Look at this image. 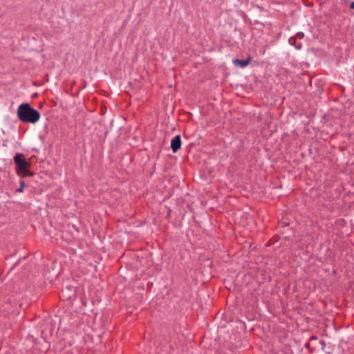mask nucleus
<instances>
[{
    "label": "nucleus",
    "instance_id": "nucleus-1",
    "mask_svg": "<svg viewBox=\"0 0 354 354\" xmlns=\"http://www.w3.org/2000/svg\"><path fill=\"white\" fill-rule=\"evenodd\" d=\"M19 120L25 123L34 124L40 118L39 112L33 109L28 103H23L18 107L17 111Z\"/></svg>",
    "mask_w": 354,
    "mask_h": 354
},
{
    "label": "nucleus",
    "instance_id": "nucleus-2",
    "mask_svg": "<svg viewBox=\"0 0 354 354\" xmlns=\"http://www.w3.org/2000/svg\"><path fill=\"white\" fill-rule=\"evenodd\" d=\"M16 173L19 175L26 170H29L31 162H28L23 153H16L14 156Z\"/></svg>",
    "mask_w": 354,
    "mask_h": 354
},
{
    "label": "nucleus",
    "instance_id": "nucleus-3",
    "mask_svg": "<svg viewBox=\"0 0 354 354\" xmlns=\"http://www.w3.org/2000/svg\"><path fill=\"white\" fill-rule=\"evenodd\" d=\"M76 295V290L74 287L71 286H67L65 288H63L61 290L59 297L63 301L64 300H71L73 298H75Z\"/></svg>",
    "mask_w": 354,
    "mask_h": 354
},
{
    "label": "nucleus",
    "instance_id": "nucleus-4",
    "mask_svg": "<svg viewBox=\"0 0 354 354\" xmlns=\"http://www.w3.org/2000/svg\"><path fill=\"white\" fill-rule=\"evenodd\" d=\"M181 138L180 135L176 136L171 141V148L174 153L177 152L181 147Z\"/></svg>",
    "mask_w": 354,
    "mask_h": 354
},
{
    "label": "nucleus",
    "instance_id": "nucleus-5",
    "mask_svg": "<svg viewBox=\"0 0 354 354\" xmlns=\"http://www.w3.org/2000/svg\"><path fill=\"white\" fill-rule=\"evenodd\" d=\"M252 57L250 55H248L246 59H235L233 60L234 64L236 66H240L241 68H244L250 64L252 62Z\"/></svg>",
    "mask_w": 354,
    "mask_h": 354
},
{
    "label": "nucleus",
    "instance_id": "nucleus-6",
    "mask_svg": "<svg viewBox=\"0 0 354 354\" xmlns=\"http://www.w3.org/2000/svg\"><path fill=\"white\" fill-rule=\"evenodd\" d=\"M289 43L290 45H293L295 46V48L298 50L301 49L302 47V45L301 43H297L296 42V37H290L289 39Z\"/></svg>",
    "mask_w": 354,
    "mask_h": 354
},
{
    "label": "nucleus",
    "instance_id": "nucleus-7",
    "mask_svg": "<svg viewBox=\"0 0 354 354\" xmlns=\"http://www.w3.org/2000/svg\"><path fill=\"white\" fill-rule=\"evenodd\" d=\"M21 178H26L29 176H33L34 173L32 171H30L29 170H26L25 171H23L21 174L19 175Z\"/></svg>",
    "mask_w": 354,
    "mask_h": 354
},
{
    "label": "nucleus",
    "instance_id": "nucleus-8",
    "mask_svg": "<svg viewBox=\"0 0 354 354\" xmlns=\"http://www.w3.org/2000/svg\"><path fill=\"white\" fill-rule=\"evenodd\" d=\"M24 187H25V182L22 180L20 182V187L17 189V192H22Z\"/></svg>",
    "mask_w": 354,
    "mask_h": 354
},
{
    "label": "nucleus",
    "instance_id": "nucleus-9",
    "mask_svg": "<svg viewBox=\"0 0 354 354\" xmlns=\"http://www.w3.org/2000/svg\"><path fill=\"white\" fill-rule=\"evenodd\" d=\"M305 346L306 348H307L308 349L310 350V351L312 353L315 350V348H311V346H310V342H307L306 344H305Z\"/></svg>",
    "mask_w": 354,
    "mask_h": 354
},
{
    "label": "nucleus",
    "instance_id": "nucleus-10",
    "mask_svg": "<svg viewBox=\"0 0 354 354\" xmlns=\"http://www.w3.org/2000/svg\"><path fill=\"white\" fill-rule=\"evenodd\" d=\"M304 34L301 32H297V34L296 35V37L299 38V39H302V38H304Z\"/></svg>",
    "mask_w": 354,
    "mask_h": 354
},
{
    "label": "nucleus",
    "instance_id": "nucleus-11",
    "mask_svg": "<svg viewBox=\"0 0 354 354\" xmlns=\"http://www.w3.org/2000/svg\"><path fill=\"white\" fill-rule=\"evenodd\" d=\"M317 337L315 335H313L310 337V341H314V340H317Z\"/></svg>",
    "mask_w": 354,
    "mask_h": 354
},
{
    "label": "nucleus",
    "instance_id": "nucleus-12",
    "mask_svg": "<svg viewBox=\"0 0 354 354\" xmlns=\"http://www.w3.org/2000/svg\"><path fill=\"white\" fill-rule=\"evenodd\" d=\"M350 8L351 9L354 10V1L351 2L350 4Z\"/></svg>",
    "mask_w": 354,
    "mask_h": 354
},
{
    "label": "nucleus",
    "instance_id": "nucleus-13",
    "mask_svg": "<svg viewBox=\"0 0 354 354\" xmlns=\"http://www.w3.org/2000/svg\"><path fill=\"white\" fill-rule=\"evenodd\" d=\"M170 213H171V210H170V209H169V212H168V214H167V216H169Z\"/></svg>",
    "mask_w": 354,
    "mask_h": 354
}]
</instances>
